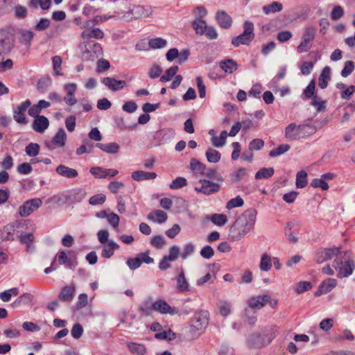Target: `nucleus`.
I'll list each match as a JSON object with an SVG mask.
<instances>
[{
    "instance_id": "obj_1",
    "label": "nucleus",
    "mask_w": 355,
    "mask_h": 355,
    "mask_svg": "<svg viewBox=\"0 0 355 355\" xmlns=\"http://www.w3.org/2000/svg\"><path fill=\"white\" fill-rule=\"evenodd\" d=\"M257 211L254 208L246 209L230 228L229 236L233 241L243 239L246 234L252 230L256 223Z\"/></svg>"
},
{
    "instance_id": "obj_2",
    "label": "nucleus",
    "mask_w": 355,
    "mask_h": 355,
    "mask_svg": "<svg viewBox=\"0 0 355 355\" xmlns=\"http://www.w3.org/2000/svg\"><path fill=\"white\" fill-rule=\"evenodd\" d=\"M277 333L276 327H264L261 331H256L250 335L248 339V345L251 349H261L265 345L270 343L276 337Z\"/></svg>"
},
{
    "instance_id": "obj_3",
    "label": "nucleus",
    "mask_w": 355,
    "mask_h": 355,
    "mask_svg": "<svg viewBox=\"0 0 355 355\" xmlns=\"http://www.w3.org/2000/svg\"><path fill=\"white\" fill-rule=\"evenodd\" d=\"M254 30L253 23L250 21H245L243 24V32L241 35L232 38V44L234 46H239L241 44L250 45L254 38Z\"/></svg>"
},
{
    "instance_id": "obj_4",
    "label": "nucleus",
    "mask_w": 355,
    "mask_h": 355,
    "mask_svg": "<svg viewBox=\"0 0 355 355\" xmlns=\"http://www.w3.org/2000/svg\"><path fill=\"white\" fill-rule=\"evenodd\" d=\"M316 32L317 28L313 26L304 28L300 43L297 46V53H306L311 49Z\"/></svg>"
},
{
    "instance_id": "obj_5",
    "label": "nucleus",
    "mask_w": 355,
    "mask_h": 355,
    "mask_svg": "<svg viewBox=\"0 0 355 355\" xmlns=\"http://www.w3.org/2000/svg\"><path fill=\"white\" fill-rule=\"evenodd\" d=\"M14 33L7 29L0 30V56L8 55L15 46Z\"/></svg>"
},
{
    "instance_id": "obj_6",
    "label": "nucleus",
    "mask_w": 355,
    "mask_h": 355,
    "mask_svg": "<svg viewBox=\"0 0 355 355\" xmlns=\"http://www.w3.org/2000/svg\"><path fill=\"white\" fill-rule=\"evenodd\" d=\"M344 257H343L340 260L336 259L333 263V266L336 270H338L339 272L337 275L338 277H347L350 276L354 270L355 269V263L354 260L351 259H348L345 261L344 263H343V259Z\"/></svg>"
},
{
    "instance_id": "obj_7",
    "label": "nucleus",
    "mask_w": 355,
    "mask_h": 355,
    "mask_svg": "<svg viewBox=\"0 0 355 355\" xmlns=\"http://www.w3.org/2000/svg\"><path fill=\"white\" fill-rule=\"evenodd\" d=\"M341 254L340 248H330L319 249L315 256V261L318 263H322L328 260H331L335 257Z\"/></svg>"
},
{
    "instance_id": "obj_8",
    "label": "nucleus",
    "mask_w": 355,
    "mask_h": 355,
    "mask_svg": "<svg viewBox=\"0 0 355 355\" xmlns=\"http://www.w3.org/2000/svg\"><path fill=\"white\" fill-rule=\"evenodd\" d=\"M149 252L139 253L135 258H129L127 260V265L130 270H136L139 268L142 263L150 264L154 263V259L149 257Z\"/></svg>"
},
{
    "instance_id": "obj_9",
    "label": "nucleus",
    "mask_w": 355,
    "mask_h": 355,
    "mask_svg": "<svg viewBox=\"0 0 355 355\" xmlns=\"http://www.w3.org/2000/svg\"><path fill=\"white\" fill-rule=\"evenodd\" d=\"M42 204L40 198H33L26 200L19 207V214L22 217H26L31 215L34 211L37 209Z\"/></svg>"
},
{
    "instance_id": "obj_10",
    "label": "nucleus",
    "mask_w": 355,
    "mask_h": 355,
    "mask_svg": "<svg viewBox=\"0 0 355 355\" xmlns=\"http://www.w3.org/2000/svg\"><path fill=\"white\" fill-rule=\"evenodd\" d=\"M103 54V49L100 44L90 41L86 45V50L83 53L85 59L94 60Z\"/></svg>"
},
{
    "instance_id": "obj_11",
    "label": "nucleus",
    "mask_w": 355,
    "mask_h": 355,
    "mask_svg": "<svg viewBox=\"0 0 355 355\" xmlns=\"http://www.w3.org/2000/svg\"><path fill=\"white\" fill-rule=\"evenodd\" d=\"M31 105V101L27 99L13 108V118L17 123L20 124L27 123L25 112Z\"/></svg>"
},
{
    "instance_id": "obj_12",
    "label": "nucleus",
    "mask_w": 355,
    "mask_h": 355,
    "mask_svg": "<svg viewBox=\"0 0 355 355\" xmlns=\"http://www.w3.org/2000/svg\"><path fill=\"white\" fill-rule=\"evenodd\" d=\"M308 127V125L300 124L296 125L295 123L289 124L285 128V137L289 140H296L300 137H303L302 131Z\"/></svg>"
},
{
    "instance_id": "obj_13",
    "label": "nucleus",
    "mask_w": 355,
    "mask_h": 355,
    "mask_svg": "<svg viewBox=\"0 0 355 355\" xmlns=\"http://www.w3.org/2000/svg\"><path fill=\"white\" fill-rule=\"evenodd\" d=\"M220 187L218 184L214 183L207 179H200L198 185L195 187V190L198 192L209 195L218 191Z\"/></svg>"
},
{
    "instance_id": "obj_14",
    "label": "nucleus",
    "mask_w": 355,
    "mask_h": 355,
    "mask_svg": "<svg viewBox=\"0 0 355 355\" xmlns=\"http://www.w3.org/2000/svg\"><path fill=\"white\" fill-rule=\"evenodd\" d=\"M153 311L161 314H169L174 315L178 313V310L175 307H171L166 300L159 299L154 302Z\"/></svg>"
},
{
    "instance_id": "obj_15",
    "label": "nucleus",
    "mask_w": 355,
    "mask_h": 355,
    "mask_svg": "<svg viewBox=\"0 0 355 355\" xmlns=\"http://www.w3.org/2000/svg\"><path fill=\"white\" fill-rule=\"evenodd\" d=\"M270 296L269 295L252 296L248 300V305L250 308L254 309H261L268 302H270Z\"/></svg>"
},
{
    "instance_id": "obj_16",
    "label": "nucleus",
    "mask_w": 355,
    "mask_h": 355,
    "mask_svg": "<svg viewBox=\"0 0 355 355\" xmlns=\"http://www.w3.org/2000/svg\"><path fill=\"white\" fill-rule=\"evenodd\" d=\"M65 193L70 204L81 202L86 195L85 191L80 188L65 191Z\"/></svg>"
},
{
    "instance_id": "obj_17",
    "label": "nucleus",
    "mask_w": 355,
    "mask_h": 355,
    "mask_svg": "<svg viewBox=\"0 0 355 355\" xmlns=\"http://www.w3.org/2000/svg\"><path fill=\"white\" fill-rule=\"evenodd\" d=\"M90 173L96 178H112L119 174V171L116 169H107L98 166L91 168Z\"/></svg>"
},
{
    "instance_id": "obj_18",
    "label": "nucleus",
    "mask_w": 355,
    "mask_h": 355,
    "mask_svg": "<svg viewBox=\"0 0 355 355\" xmlns=\"http://www.w3.org/2000/svg\"><path fill=\"white\" fill-rule=\"evenodd\" d=\"M337 285L336 279L329 278L323 281L318 286V290L315 292L314 295L320 296L322 294L330 292Z\"/></svg>"
},
{
    "instance_id": "obj_19",
    "label": "nucleus",
    "mask_w": 355,
    "mask_h": 355,
    "mask_svg": "<svg viewBox=\"0 0 355 355\" xmlns=\"http://www.w3.org/2000/svg\"><path fill=\"white\" fill-rule=\"evenodd\" d=\"M209 312L207 311H200L196 313L193 319V324H196L198 328L204 330L208 324Z\"/></svg>"
},
{
    "instance_id": "obj_20",
    "label": "nucleus",
    "mask_w": 355,
    "mask_h": 355,
    "mask_svg": "<svg viewBox=\"0 0 355 355\" xmlns=\"http://www.w3.org/2000/svg\"><path fill=\"white\" fill-rule=\"evenodd\" d=\"M216 19L218 25L225 29H227L231 27L232 24V19L225 11L220 10L217 12L216 15Z\"/></svg>"
},
{
    "instance_id": "obj_21",
    "label": "nucleus",
    "mask_w": 355,
    "mask_h": 355,
    "mask_svg": "<svg viewBox=\"0 0 355 355\" xmlns=\"http://www.w3.org/2000/svg\"><path fill=\"white\" fill-rule=\"evenodd\" d=\"M67 203L68 201L65 191L54 195L46 200V204L50 205L54 208Z\"/></svg>"
},
{
    "instance_id": "obj_22",
    "label": "nucleus",
    "mask_w": 355,
    "mask_h": 355,
    "mask_svg": "<svg viewBox=\"0 0 355 355\" xmlns=\"http://www.w3.org/2000/svg\"><path fill=\"white\" fill-rule=\"evenodd\" d=\"M49 119L42 115L36 117L32 124L33 129L40 133L44 132L49 127Z\"/></svg>"
},
{
    "instance_id": "obj_23",
    "label": "nucleus",
    "mask_w": 355,
    "mask_h": 355,
    "mask_svg": "<svg viewBox=\"0 0 355 355\" xmlns=\"http://www.w3.org/2000/svg\"><path fill=\"white\" fill-rule=\"evenodd\" d=\"M102 83L112 91H118L123 89L125 85V82L124 80H117L111 77L103 78Z\"/></svg>"
},
{
    "instance_id": "obj_24",
    "label": "nucleus",
    "mask_w": 355,
    "mask_h": 355,
    "mask_svg": "<svg viewBox=\"0 0 355 355\" xmlns=\"http://www.w3.org/2000/svg\"><path fill=\"white\" fill-rule=\"evenodd\" d=\"M75 286L73 285L65 286L62 288L58 297L63 302H70L75 295Z\"/></svg>"
},
{
    "instance_id": "obj_25",
    "label": "nucleus",
    "mask_w": 355,
    "mask_h": 355,
    "mask_svg": "<svg viewBox=\"0 0 355 355\" xmlns=\"http://www.w3.org/2000/svg\"><path fill=\"white\" fill-rule=\"evenodd\" d=\"M17 33L19 42L26 46H30L34 37V33L26 29H19Z\"/></svg>"
},
{
    "instance_id": "obj_26",
    "label": "nucleus",
    "mask_w": 355,
    "mask_h": 355,
    "mask_svg": "<svg viewBox=\"0 0 355 355\" xmlns=\"http://www.w3.org/2000/svg\"><path fill=\"white\" fill-rule=\"evenodd\" d=\"M119 248V245L114 241L110 240L108 243L104 244L101 251V257L109 259L114 254V251Z\"/></svg>"
},
{
    "instance_id": "obj_27",
    "label": "nucleus",
    "mask_w": 355,
    "mask_h": 355,
    "mask_svg": "<svg viewBox=\"0 0 355 355\" xmlns=\"http://www.w3.org/2000/svg\"><path fill=\"white\" fill-rule=\"evenodd\" d=\"M147 218L149 220L161 224L167 220L168 216L164 211L157 209L149 213L147 216Z\"/></svg>"
},
{
    "instance_id": "obj_28",
    "label": "nucleus",
    "mask_w": 355,
    "mask_h": 355,
    "mask_svg": "<svg viewBox=\"0 0 355 355\" xmlns=\"http://www.w3.org/2000/svg\"><path fill=\"white\" fill-rule=\"evenodd\" d=\"M202 331V329L198 328L196 324L193 323L184 329V333L187 339L189 340L198 338Z\"/></svg>"
},
{
    "instance_id": "obj_29",
    "label": "nucleus",
    "mask_w": 355,
    "mask_h": 355,
    "mask_svg": "<svg viewBox=\"0 0 355 355\" xmlns=\"http://www.w3.org/2000/svg\"><path fill=\"white\" fill-rule=\"evenodd\" d=\"M82 38L85 40H89L91 38H95L100 40L103 38L104 33L98 28H94L92 30H85L81 34Z\"/></svg>"
},
{
    "instance_id": "obj_30",
    "label": "nucleus",
    "mask_w": 355,
    "mask_h": 355,
    "mask_svg": "<svg viewBox=\"0 0 355 355\" xmlns=\"http://www.w3.org/2000/svg\"><path fill=\"white\" fill-rule=\"evenodd\" d=\"M176 288L179 292L182 293L189 291V284L185 277L184 272L182 269H181L178 276L176 277Z\"/></svg>"
},
{
    "instance_id": "obj_31",
    "label": "nucleus",
    "mask_w": 355,
    "mask_h": 355,
    "mask_svg": "<svg viewBox=\"0 0 355 355\" xmlns=\"http://www.w3.org/2000/svg\"><path fill=\"white\" fill-rule=\"evenodd\" d=\"M153 303L152 297H149L145 299L139 307V310L141 312L142 315L144 316H149L152 311H153Z\"/></svg>"
},
{
    "instance_id": "obj_32",
    "label": "nucleus",
    "mask_w": 355,
    "mask_h": 355,
    "mask_svg": "<svg viewBox=\"0 0 355 355\" xmlns=\"http://www.w3.org/2000/svg\"><path fill=\"white\" fill-rule=\"evenodd\" d=\"M58 258L60 264L65 265L66 267L70 269H73L77 264L71 257H67L64 251L60 252L58 254Z\"/></svg>"
},
{
    "instance_id": "obj_33",
    "label": "nucleus",
    "mask_w": 355,
    "mask_h": 355,
    "mask_svg": "<svg viewBox=\"0 0 355 355\" xmlns=\"http://www.w3.org/2000/svg\"><path fill=\"white\" fill-rule=\"evenodd\" d=\"M51 5V0H30L28 7L31 9H37L39 7L42 10H48Z\"/></svg>"
},
{
    "instance_id": "obj_34",
    "label": "nucleus",
    "mask_w": 355,
    "mask_h": 355,
    "mask_svg": "<svg viewBox=\"0 0 355 355\" xmlns=\"http://www.w3.org/2000/svg\"><path fill=\"white\" fill-rule=\"evenodd\" d=\"M67 134L63 128H60L52 139V143L58 147H63L65 145Z\"/></svg>"
},
{
    "instance_id": "obj_35",
    "label": "nucleus",
    "mask_w": 355,
    "mask_h": 355,
    "mask_svg": "<svg viewBox=\"0 0 355 355\" xmlns=\"http://www.w3.org/2000/svg\"><path fill=\"white\" fill-rule=\"evenodd\" d=\"M331 69L329 67H325L319 76L318 85L321 89H325L327 87L328 80H330Z\"/></svg>"
},
{
    "instance_id": "obj_36",
    "label": "nucleus",
    "mask_w": 355,
    "mask_h": 355,
    "mask_svg": "<svg viewBox=\"0 0 355 355\" xmlns=\"http://www.w3.org/2000/svg\"><path fill=\"white\" fill-rule=\"evenodd\" d=\"M220 67L225 73H232L238 67L236 62L232 59L221 61Z\"/></svg>"
},
{
    "instance_id": "obj_37",
    "label": "nucleus",
    "mask_w": 355,
    "mask_h": 355,
    "mask_svg": "<svg viewBox=\"0 0 355 355\" xmlns=\"http://www.w3.org/2000/svg\"><path fill=\"white\" fill-rule=\"evenodd\" d=\"M56 172L59 175L65 176L67 178L76 177L78 173L76 170L65 166L64 165H60L56 168Z\"/></svg>"
},
{
    "instance_id": "obj_38",
    "label": "nucleus",
    "mask_w": 355,
    "mask_h": 355,
    "mask_svg": "<svg viewBox=\"0 0 355 355\" xmlns=\"http://www.w3.org/2000/svg\"><path fill=\"white\" fill-rule=\"evenodd\" d=\"M96 146L104 152L112 154L116 153L119 149V146L115 142L108 144L98 143Z\"/></svg>"
},
{
    "instance_id": "obj_39",
    "label": "nucleus",
    "mask_w": 355,
    "mask_h": 355,
    "mask_svg": "<svg viewBox=\"0 0 355 355\" xmlns=\"http://www.w3.org/2000/svg\"><path fill=\"white\" fill-rule=\"evenodd\" d=\"M282 9V4L278 1H273L272 3L263 7V11L266 15L280 12Z\"/></svg>"
},
{
    "instance_id": "obj_40",
    "label": "nucleus",
    "mask_w": 355,
    "mask_h": 355,
    "mask_svg": "<svg viewBox=\"0 0 355 355\" xmlns=\"http://www.w3.org/2000/svg\"><path fill=\"white\" fill-rule=\"evenodd\" d=\"M228 133L226 130H223L220 132L219 137H214L211 138V143L216 148L223 147L226 142Z\"/></svg>"
},
{
    "instance_id": "obj_41",
    "label": "nucleus",
    "mask_w": 355,
    "mask_h": 355,
    "mask_svg": "<svg viewBox=\"0 0 355 355\" xmlns=\"http://www.w3.org/2000/svg\"><path fill=\"white\" fill-rule=\"evenodd\" d=\"M205 156L209 162L217 163L220 159L221 155L219 151L209 148L206 151Z\"/></svg>"
},
{
    "instance_id": "obj_42",
    "label": "nucleus",
    "mask_w": 355,
    "mask_h": 355,
    "mask_svg": "<svg viewBox=\"0 0 355 355\" xmlns=\"http://www.w3.org/2000/svg\"><path fill=\"white\" fill-rule=\"evenodd\" d=\"M190 168L196 174L200 175L203 174L204 171L206 170L205 166L196 158L191 159Z\"/></svg>"
},
{
    "instance_id": "obj_43",
    "label": "nucleus",
    "mask_w": 355,
    "mask_h": 355,
    "mask_svg": "<svg viewBox=\"0 0 355 355\" xmlns=\"http://www.w3.org/2000/svg\"><path fill=\"white\" fill-rule=\"evenodd\" d=\"M128 346L129 350L136 355H144L146 352L145 346L142 344L130 343Z\"/></svg>"
},
{
    "instance_id": "obj_44",
    "label": "nucleus",
    "mask_w": 355,
    "mask_h": 355,
    "mask_svg": "<svg viewBox=\"0 0 355 355\" xmlns=\"http://www.w3.org/2000/svg\"><path fill=\"white\" fill-rule=\"evenodd\" d=\"M271 267L272 263L270 257L266 253L263 254L259 264L260 269L262 271H268L270 270Z\"/></svg>"
},
{
    "instance_id": "obj_45",
    "label": "nucleus",
    "mask_w": 355,
    "mask_h": 355,
    "mask_svg": "<svg viewBox=\"0 0 355 355\" xmlns=\"http://www.w3.org/2000/svg\"><path fill=\"white\" fill-rule=\"evenodd\" d=\"M315 83L314 80H312L308 85V86L304 89L303 94H302V98L306 100L311 98H313L315 92Z\"/></svg>"
},
{
    "instance_id": "obj_46",
    "label": "nucleus",
    "mask_w": 355,
    "mask_h": 355,
    "mask_svg": "<svg viewBox=\"0 0 355 355\" xmlns=\"http://www.w3.org/2000/svg\"><path fill=\"white\" fill-rule=\"evenodd\" d=\"M207 27L205 21L200 18L196 19L193 22V28L197 34L205 33Z\"/></svg>"
},
{
    "instance_id": "obj_47",
    "label": "nucleus",
    "mask_w": 355,
    "mask_h": 355,
    "mask_svg": "<svg viewBox=\"0 0 355 355\" xmlns=\"http://www.w3.org/2000/svg\"><path fill=\"white\" fill-rule=\"evenodd\" d=\"M311 105L315 107L318 112L324 111L326 108V101H322L321 97L318 95L313 97Z\"/></svg>"
},
{
    "instance_id": "obj_48",
    "label": "nucleus",
    "mask_w": 355,
    "mask_h": 355,
    "mask_svg": "<svg viewBox=\"0 0 355 355\" xmlns=\"http://www.w3.org/2000/svg\"><path fill=\"white\" fill-rule=\"evenodd\" d=\"M155 338L159 340H173L176 338V334L173 332L171 329L168 331H164L162 332L157 333L155 335Z\"/></svg>"
},
{
    "instance_id": "obj_49",
    "label": "nucleus",
    "mask_w": 355,
    "mask_h": 355,
    "mask_svg": "<svg viewBox=\"0 0 355 355\" xmlns=\"http://www.w3.org/2000/svg\"><path fill=\"white\" fill-rule=\"evenodd\" d=\"M290 149V146L288 144H282L279 146L277 148L272 149L270 151L269 155L271 157H275L279 156Z\"/></svg>"
},
{
    "instance_id": "obj_50",
    "label": "nucleus",
    "mask_w": 355,
    "mask_h": 355,
    "mask_svg": "<svg viewBox=\"0 0 355 355\" xmlns=\"http://www.w3.org/2000/svg\"><path fill=\"white\" fill-rule=\"evenodd\" d=\"M179 68L178 66H172L169 69H168L165 73L161 76L160 81L162 82H168L171 80V78L176 74Z\"/></svg>"
},
{
    "instance_id": "obj_51",
    "label": "nucleus",
    "mask_w": 355,
    "mask_h": 355,
    "mask_svg": "<svg viewBox=\"0 0 355 355\" xmlns=\"http://www.w3.org/2000/svg\"><path fill=\"white\" fill-rule=\"evenodd\" d=\"M149 46L152 49H161L166 46L167 42L166 40L161 37H156L149 41Z\"/></svg>"
},
{
    "instance_id": "obj_52",
    "label": "nucleus",
    "mask_w": 355,
    "mask_h": 355,
    "mask_svg": "<svg viewBox=\"0 0 355 355\" xmlns=\"http://www.w3.org/2000/svg\"><path fill=\"white\" fill-rule=\"evenodd\" d=\"M244 204L243 200L237 196L236 198H232L226 204V208L227 209H232L235 207H242Z\"/></svg>"
},
{
    "instance_id": "obj_53",
    "label": "nucleus",
    "mask_w": 355,
    "mask_h": 355,
    "mask_svg": "<svg viewBox=\"0 0 355 355\" xmlns=\"http://www.w3.org/2000/svg\"><path fill=\"white\" fill-rule=\"evenodd\" d=\"M166 241L163 236L156 235L151 238L150 244L157 249H161L165 245Z\"/></svg>"
},
{
    "instance_id": "obj_54",
    "label": "nucleus",
    "mask_w": 355,
    "mask_h": 355,
    "mask_svg": "<svg viewBox=\"0 0 355 355\" xmlns=\"http://www.w3.org/2000/svg\"><path fill=\"white\" fill-rule=\"evenodd\" d=\"M211 222L218 226L224 225L227 221V216L222 214H214L211 217Z\"/></svg>"
},
{
    "instance_id": "obj_55",
    "label": "nucleus",
    "mask_w": 355,
    "mask_h": 355,
    "mask_svg": "<svg viewBox=\"0 0 355 355\" xmlns=\"http://www.w3.org/2000/svg\"><path fill=\"white\" fill-rule=\"evenodd\" d=\"M25 152L28 156L35 157L39 154L40 146L36 143H31L26 147Z\"/></svg>"
},
{
    "instance_id": "obj_56",
    "label": "nucleus",
    "mask_w": 355,
    "mask_h": 355,
    "mask_svg": "<svg viewBox=\"0 0 355 355\" xmlns=\"http://www.w3.org/2000/svg\"><path fill=\"white\" fill-rule=\"evenodd\" d=\"M195 251V246L192 243H187L183 248V251L180 254L183 259H187L189 256L193 254Z\"/></svg>"
},
{
    "instance_id": "obj_57",
    "label": "nucleus",
    "mask_w": 355,
    "mask_h": 355,
    "mask_svg": "<svg viewBox=\"0 0 355 355\" xmlns=\"http://www.w3.org/2000/svg\"><path fill=\"white\" fill-rule=\"evenodd\" d=\"M312 288V284L310 282L302 281L296 284L295 291L297 293H302L305 291H309Z\"/></svg>"
},
{
    "instance_id": "obj_58",
    "label": "nucleus",
    "mask_w": 355,
    "mask_h": 355,
    "mask_svg": "<svg viewBox=\"0 0 355 355\" xmlns=\"http://www.w3.org/2000/svg\"><path fill=\"white\" fill-rule=\"evenodd\" d=\"M105 195L103 193H98L92 196L89 200V203L91 205H103L105 202Z\"/></svg>"
},
{
    "instance_id": "obj_59",
    "label": "nucleus",
    "mask_w": 355,
    "mask_h": 355,
    "mask_svg": "<svg viewBox=\"0 0 355 355\" xmlns=\"http://www.w3.org/2000/svg\"><path fill=\"white\" fill-rule=\"evenodd\" d=\"M21 184L26 187V189L27 190L36 191L40 189L38 182L35 179H23V182Z\"/></svg>"
},
{
    "instance_id": "obj_60",
    "label": "nucleus",
    "mask_w": 355,
    "mask_h": 355,
    "mask_svg": "<svg viewBox=\"0 0 355 355\" xmlns=\"http://www.w3.org/2000/svg\"><path fill=\"white\" fill-rule=\"evenodd\" d=\"M62 58L59 55H55L52 58L53 68L55 75L61 76L62 73L60 71L62 64Z\"/></svg>"
},
{
    "instance_id": "obj_61",
    "label": "nucleus",
    "mask_w": 355,
    "mask_h": 355,
    "mask_svg": "<svg viewBox=\"0 0 355 355\" xmlns=\"http://www.w3.org/2000/svg\"><path fill=\"white\" fill-rule=\"evenodd\" d=\"M354 69V62L352 60L345 62L344 68L341 71V76L344 78L349 76Z\"/></svg>"
},
{
    "instance_id": "obj_62",
    "label": "nucleus",
    "mask_w": 355,
    "mask_h": 355,
    "mask_svg": "<svg viewBox=\"0 0 355 355\" xmlns=\"http://www.w3.org/2000/svg\"><path fill=\"white\" fill-rule=\"evenodd\" d=\"M310 184L314 188H321L323 191L329 189L328 183L325 181V179H312Z\"/></svg>"
},
{
    "instance_id": "obj_63",
    "label": "nucleus",
    "mask_w": 355,
    "mask_h": 355,
    "mask_svg": "<svg viewBox=\"0 0 355 355\" xmlns=\"http://www.w3.org/2000/svg\"><path fill=\"white\" fill-rule=\"evenodd\" d=\"M51 84V79L50 77H44L39 80L37 82V89L40 91H46Z\"/></svg>"
},
{
    "instance_id": "obj_64",
    "label": "nucleus",
    "mask_w": 355,
    "mask_h": 355,
    "mask_svg": "<svg viewBox=\"0 0 355 355\" xmlns=\"http://www.w3.org/2000/svg\"><path fill=\"white\" fill-rule=\"evenodd\" d=\"M132 13L135 18L146 17L148 16V12L141 6H134L132 10Z\"/></svg>"
}]
</instances>
